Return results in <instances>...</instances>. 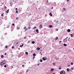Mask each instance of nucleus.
I'll list each match as a JSON object with an SVG mask.
<instances>
[{"mask_svg":"<svg viewBox=\"0 0 74 74\" xmlns=\"http://www.w3.org/2000/svg\"><path fill=\"white\" fill-rule=\"evenodd\" d=\"M60 74H65L66 72L64 71H62L60 72Z\"/></svg>","mask_w":74,"mask_h":74,"instance_id":"f257e3e1","label":"nucleus"},{"mask_svg":"<svg viewBox=\"0 0 74 74\" xmlns=\"http://www.w3.org/2000/svg\"><path fill=\"white\" fill-rule=\"evenodd\" d=\"M68 38V37H67L63 41L64 42H66L67 41V38Z\"/></svg>","mask_w":74,"mask_h":74,"instance_id":"f03ea898","label":"nucleus"},{"mask_svg":"<svg viewBox=\"0 0 74 74\" xmlns=\"http://www.w3.org/2000/svg\"><path fill=\"white\" fill-rule=\"evenodd\" d=\"M23 29H25V32L27 30V29H26V27H24Z\"/></svg>","mask_w":74,"mask_h":74,"instance_id":"7ed1b4c3","label":"nucleus"},{"mask_svg":"<svg viewBox=\"0 0 74 74\" xmlns=\"http://www.w3.org/2000/svg\"><path fill=\"white\" fill-rule=\"evenodd\" d=\"M42 25L41 24L39 26V27L40 28V29H41V28H42Z\"/></svg>","mask_w":74,"mask_h":74,"instance_id":"20e7f679","label":"nucleus"},{"mask_svg":"<svg viewBox=\"0 0 74 74\" xmlns=\"http://www.w3.org/2000/svg\"><path fill=\"white\" fill-rule=\"evenodd\" d=\"M36 49L38 51L39 50H40V48H39V47H37L36 48Z\"/></svg>","mask_w":74,"mask_h":74,"instance_id":"39448f33","label":"nucleus"},{"mask_svg":"<svg viewBox=\"0 0 74 74\" xmlns=\"http://www.w3.org/2000/svg\"><path fill=\"white\" fill-rule=\"evenodd\" d=\"M4 64H3V62H1V66H3Z\"/></svg>","mask_w":74,"mask_h":74,"instance_id":"423d86ee","label":"nucleus"},{"mask_svg":"<svg viewBox=\"0 0 74 74\" xmlns=\"http://www.w3.org/2000/svg\"><path fill=\"white\" fill-rule=\"evenodd\" d=\"M71 31V30H70V29H68L67 30V32H70Z\"/></svg>","mask_w":74,"mask_h":74,"instance_id":"0eeeda50","label":"nucleus"},{"mask_svg":"<svg viewBox=\"0 0 74 74\" xmlns=\"http://www.w3.org/2000/svg\"><path fill=\"white\" fill-rule=\"evenodd\" d=\"M51 13H52L50 12V14H49V15H50L51 16H52V14Z\"/></svg>","mask_w":74,"mask_h":74,"instance_id":"6e6552de","label":"nucleus"},{"mask_svg":"<svg viewBox=\"0 0 74 74\" xmlns=\"http://www.w3.org/2000/svg\"><path fill=\"white\" fill-rule=\"evenodd\" d=\"M67 71L68 72L70 71V70H69V69L67 68Z\"/></svg>","mask_w":74,"mask_h":74,"instance_id":"1a4fd4ad","label":"nucleus"},{"mask_svg":"<svg viewBox=\"0 0 74 74\" xmlns=\"http://www.w3.org/2000/svg\"><path fill=\"white\" fill-rule=\"evenodd\" d=\"M53 27V26H52V25H49V27L51 28V27Z\"/></svg>","mask_w":74,"mask_h":74,"instance_id":"9d476101","label":"nucleus"},{"mask_svg":"<svg viewBox=\"0 0 74 74\" xmlns=\"http://www.w3.org/2000/svg\"><path fill=\"white\" fill-rule=\"evenodd\" d=\"M8 11H9V9H8L6 11V13H8L9 12Z\"/></svg>","mask_w":74,"mask_h":74,"instance_id":"9b49d317","label":"nucleus"},{"mask_svg":"<svg viewBox=\"0 0 74 74\" xmlns=\"http://www.w3.org/2000/svg\"><path fill=\"white\" fill-rule=\"evenodd\" d=\"M36 32H37L38 33V29H37L36 30Z\"/></svg>","mask_w":74,"mask_h":74,"instance_id":"f8f14e48","label":"nucleus"},{"mask_svg":"<svg viewBox=\"0 0 74 74\" xmlns=\"http://www.w3.org/2000/svg\"><path fill=\"white\" fill-rule=\"evenodd\" d=\"M70 35L71 37H73V34H71Z\"/></svg>","mask_w":74,"mask_h":74,"instance_id":"ddd939ff","label":"nucleus"},{"mask_svg":"<svg viewBox=\"0 0 74 74\" xmlns=\"http://www.w3.org/2000/svg\"><path fill=\"white\" fill-rule=\"evenodd\" d=\"M1 57L2 58H4V56L3 55H2L1 56Z\"/></svg>","mask_w":74,"mask_h":74,"instance_id":"4468645a","label":"nucleus"},{"mask_svg":"<svg viewBox=\"0 0 74 74\" xmlns=\"http://www.w3.org/2000/svg\"><path fill=\"white\" fill-rule=\"evenodd\" d=\"M32 44H34V43H35V42L34 41H32Z\"/></svg>","mask_w":74,"mask_h":74,"instance_id":"2eb2a0df","label":"nucleus"},{"mask_svg":"<svg viewBox=\"0 0 74 74\" xmlns=\"http://www.w3.org/2000/svg\"><path fill=\"white\" fill-rule=\"evenodd\" d=\"M62 48H63V46H61L60 47V49H62Z\"/></svg>","mask_w":74,"mask_h":74,"instance_id":"dca6fc26","label":"nucleus"},{"mask_svg":"<svg viewBox=\"0 0 74 74\" xmlns=\"http://www.w3.org/2000/svg\"><path fill=\"white\" fill-rule=\"evenodd\" d=\"M36 27H34V28H32V29H36Z\"/></svg>","mask_w":74,"mask_h":74,"instance_id":"f3484780","label":"nucleus"},{"mask_svg":"<svg viewBox=\"0 0 74 74\" xmlns=\"http://www.w3.org/2000/svg\"><path fill=\"white\" fill-rule=\"evenodd\" d=\"M53 70H54V69L53 68L51 69V71H53Z\"/></svg>","mask_w":74,"mask_h":74,"instance_id":"a211bd4d","label":"nucleus"},{"mask_svg":"<svg viewBox=\"0 0 74 74\" xmlns=\"http://www.w3.org/2000/svg\"><path fill=\"white\" fill-rule=\"evenodd\" d=\"M63 9L64 10V11L66 10V8H63Z\"/></svg>","mask_w":74,"mask_h":74,"instance_id":"6ab92c4d","label":"nucleus"},{"mask_svg":"<svg viewBox=\"0 0 74 74\" xmlns=\"http://www.w3.org/2000/svg\"><path fill=\"white\" fill-rule=\"evenodd\" d=\"M4 13H3L2 14H1V16H3L4 15H3V14H4Z\"/></svg>","mask_w":74,"mask_h":74,"instance_id":"aec40b11","label":"nucleus"},{"mask_svg":"<svg viewBox=\"0 0 74 74\" xmlns=\"http://www.w3.org/2000/svg\"><path fill=\"white\" fill-rule=\"evenodd\" d=\"M58 37H56V40H58Z\"/></svg>","mask_w":74,"mask_h":74,"instance_id":"412c9836","label":"nucleus"},{"mask_svg":"<svg viewBox=\"0 0 74 74\" xmlns=\"http://www.w3.org/2000/svg\"><path fill=\"white\" fill-rule=\"evenodd\" d=\"M33 56H36V54L35 53H34L33 54Z\"/></svg>","mask_w":74,"mask_h":74,"instance_id":"4be33fe9","label":"nucleus"},{"mask_svg":"<svg viewBox=\"0 0 74 74\" xmlns=\"http://www.w3.org/2000/svg\"><path fill=\"white\" fill-rule=\"evenodd\" d=\"M64 46H67V45L66 44L64 43Z\"/></svg>","mask_w":74,"mask_h":74,"instance_id":"5701e85b","label":"nucleus"},{"mask_svg":"<svg viewBox=\"0 0 74 74\" xmlns=\"http://www.w3.org/2000/svg\"><path fill=\"white\" fill-rule=\"evenodd\" d=\"M43 60H45V58L43 57Z\"/></svg>","mask_w":74,"mask_h":74,"instance_id":"b1692460","label":"nucleus"},{"mask_svg":"<svg viewBox=\"0 0 74 74\" xmlns=\"http://www.w3.org/2000/svg\"><path fill=\"white\" fill-rule=\"evenodd\" d=\"M25 54H26V55H28V52H25Z\"/></svg>","mask_w":74,"mask_h":74,"instance_id":"393cba45","label":"nucleus"},{"mask_svg":"<svg viewBox=\"0 0 74 74\" xmlns=\"http://www.w3.org/2000/svg\"><path fill=\"white\" fill-rule=\"evenodd\" d=\"M16 20H18V19H19V18H18V17H16Z\"/></svg>","mask_w":74,"mask_h":74,"instance_id":"a878e982","label":"nucleus"},{"mask_svg":"<svg viewBox=\"0 0 74 74\" xmlns=\"http://www.w3.org/2000/svg\"><path fill=\"white\" fill-rule=\"evenodd\" d=\"M55 64H56V63L55 62H54L53 63V65H55Z\"/></svg>","mask_w":74,"mask_h":74,"instance_id":"bb28decb","label":"nucleus"},{"mask_svg":"<svg viewBox=\"0 0 74 74\" xmlns=\"http://www.w3.org/2000/svg\"><path fill=\"white\" fill-rule=\"evenodd\" d=\"M18 44H19V42H16V44L17 45H18Z\"/></svg>","mask_w":74,"mask_h":74,"instance_id":"cd10ccee","label":"nucleus"},{"mask_svg":"<svg viewBox=\"0 0 74 74\" xmlns=\"http://www.w3.org/2000/svg\"><path fill=\"white\" fill-rule=\"evenodd\" d=\"M4 8H5V9H7V7H6V6Z\"/></svg>","mask_w":74,"mask_h":74,"instance_id":"c85d7f7f","label":"nucleus"},{"mask_svg":"<svg viewBox=\"0 0 74 74\" xmlns=\"http://www.w3.org/2000/svg\"><path fill=\"white\" fill-rule=\"evenodd\" d=\"M14 48V46H13L12 47V49H13Z\"/></svg>","mask_w":74,"mask_h":74,"instance_id":"c756f323","label":"nucleus"},{"mask_svg":"<svg viewBox=\"0 0 74 74\" xmlns=\"http://www.w3.org/2000/svg\"><path fill=\"white\" fill-rule=\"evenodd\" d=\"M62 69V68L61 67H59V70H60V69Z\"/></svg>","mask_w":74,"mask_h":74,"instance_id":"7c9ffc66","label":"nucleus"},{"mask_svg":"<svg viewBox=\"0 0 74 74\" xmlns=\"http://www.w3.org/2000/svg\"><path fill=\"white\" fill-rule=\"evenodd\" d=\"M28 28L29 29H31V28L30 27H28Z\"/></svg>","mask_w":74,"mask_h":74,"instance_id":"2f4dec72","label":"nucleus"},{"mask_svg":"<svg viewBox=\"0 0 74 74\" xmlns=\"http://www.w3.org/2000/svg\"><path fill=\"white\" fill-rule=\"evenodd\" d=\"M4 67H7V65H5L4 66Z\"/></svg>","mask_w":74,"mask_h":74,"instance_id":"473e14b6","label":"nucleus"},{"mask_svg":"<svg viewBox=\"0 0 74 74\" xmlns=\"http://www.w3.org/2000/svg\"><path fill=\"white\" fill-rule=\"evenodd\" d=\"M71 70H73L74 68H73V67H71Z\"/></svg>","mask_w":74,"mask_h":74,"instance_id":"72a5a7b5","label":"nucleus"},{"mask_svg":"<svg viewBox=\"0 0 74 74\" xmlns=\"http://www.w3.org/2000/svg\"><path fill=\"white\" fill-rule=\"evenodd\" d=\"M40 62H42V60H40Z\"/></svg>","mask_w":74,"mask_h":74,"instance_id":"f704fd0d","label":"nucleus"},{"mask_svg":"<svg viewBox=\"0 0 74 74\" xmlns=\"http://www.w3.org/2000/svg\"><path fill=\"white\" fill-rule=\"evenodd\" d=\"M71 64L72 65H73V62H71Z\"/></svg>","mask_w":74,"mask_h":74,"instance_id":"c9c22d12","label":"nucleus"},{"mask_svg":"<svg viewBox=\"0 0 74 74\" xmlns=\"http://www.w3.org/2000/svg\"><path fill=\"white\" fill-rule=\"evenodd\" d=\"M7 27V28H9L10 27V25L8 26Z\"/></svg>","mask_w":74,"mask_h":74,"instance_id":"e433bc0d","label":"nucleus"},{"mask_svg":"<svg viewBox=\"0 0 74 74\" xmlns=\"http://www.w3.org/2000/svg\"><path fill=\"white\" fill-rule=\"evenodd\" d=\"M5 48H8V46H5Z\"/></svg>","mask_w":74,"mask_h":74,"instance_id":"4c0bfd02","label":"nucleus"},{"mask_svg":"<svg viewBox=\"0 0 74 74\" xmlns=\"http://www.w3.org/2000/svg\"><path fill=\"white\" fill-rule=\"evenodd\" d=\"M16 13H18V12L17 11V10H16Z\"/></svg>","mask_w":74,"mask_h":74,"instance_id":"58836bf2","label":"nucleus"},{"mask_svg":"<svg viewBox=\"0 0 74 74\" xmlns=\"http://www.w3.org/2000/svg\"><path fill=\"white\" fill-rule=\"evenodd\" d=\"M12 26H14V25H15V24H14V23H13V24H12Z\"/></svg>","mask_w":74,"mask_h":74,"instance_id":"ea45409f","label":"nucleus"},{"mask_svg":"<svg viewBox=\"0 0 74 74\" xmlns=\"http://www.w3.org/2000/svg\"><path fill=\"white\" fill-rule=\"evenodd\" d=\"M53 7H52L51 8V9L52 10H53Z\"/></svg>","mask_w":74,"mask_h":74,"instance_id":"a19ab883","label":"nucleus"},{"mask_svg":"<svg viewBox=\"0 0 74 74\" xmlns=\"http://www.w3.org/2000/svg\"><path fill=\"white\" fill-rule=\"evenodd\" d=\"M28 71H29V70H27V71H26V73H27V72H28Z\"/></svg>","mask_w":74,"mask_h":74,"instance_id":"79ce46f5","label":"nucleus"},{"mask_svg":"<svg viewBox=\"0 0 74 74\" xmlns=\"http://www.w3.org/2000/svg\"><path fill=\"white\" fill-rule=\"evenodd\" d=\"M68 67H70V65H69L68 66Z\"/></svg>","mask_w":74,"mask_h":74,"instance_id":"37998d69","label":"nucleus"},{"mask_svg":"<svg viewBox=\"0 0 74 74\" xmlns=\"http://www.w3.org/2000/svg\"><path fill=\"white\" fill-rule=\"evenodd\" d=\"M61 42H62V41H60L59 43H61Z\"/></svg>","mask_w":74,"mask_h":74,"instance_id":"c03bdc74","label":"nucleus"},{"mask_svg":"<svg viewBox=\"0 0 74 74\" xmlns=\"http://www.w3.org/2000/svg\"><path fill=\"white\" fill-rule=\"evenodd\" d=\"M3 64H5V62H3Z\"/></svg>","mask_w":74,"mask_h":74,"instance_id":"a18cd8bd","label":"nucleus"},{"mask_svg":"<svg viewBox=\"0 0 74 74\" xmlns=\"http://www.w3.org/2000/svg\"><path fill=\"white\" fill-rule=\"evenodd\" d=\"M7 55V53H5V55Z\"/></svg>","mask_w":74,"mask_h":74,"instance_id":"49530a36","label":"nucleus"},{"mask_svg":"<svg viewBox=\"0 0 74 74\" xmlns=\"http://www.w3.org/2000/svg\"><path fill=\"white\" fill-rule=\"evenodd\" d=\"M16 10H18V8H16Z\"/></svg>","mask_w":74,"mask_h":74,"instance_id":"de8ad7c7","label":"nucleus"},{"mask_svg":"<svg viewBox=\"0 0 74 74\" xmlns=\"http://www.w3.org/2000/svg\"><path fill=\"white\" fill-rule=\"evenodd\" d=\"M24 65H22V67H24Z\"/></svg>","mask_w":74,"mask_h":74,"instance_id":"09e8293b","label":"nucleus"},{"mask_svg":"<svg viewBox=\"0 0 74 74\" xmlns=\"http://www.w3.org/2000/svg\"><path fill=\"white\" fill-rule=\"evenodd\" d=\"M69 0H67L66 1H69Z\"/></svg>","mask_w":74,"mask_h":74,"instance_id":"8fccbe9b","label":"nucleus"},{"mask_svg":"<svg viewBox=\"0 0 74 74\" xmlns=\"http://www.w3.org/2000/svg\"><path fill=\"white\" fill-rule=\"evenodd\" d=\"M35 58V57H34L33 58V59H34Z\"/></svg>","mask_w":74,"mask_h":74,"instance_id":"3c124183","label":"nucleus"},{"mask_svg":"<svg viewBox=\"0 0 74 74\" xmlns=\"http://www.w3.org/2000/svg\"><path fill=\"white\" fill-rule=\"evenodd\" d=\"M26 38V37H24L25 39Z\"/></svg>","mask_w":74,"mask_h":74,"instance_id":"603ef678","label":"nucleus"},{"mask_svg":"<svg viewBox=\"0 0 74 74\" xmlns=\"http://www.w3.org/2000/svg\"><path fill=\"white\" fill-rule=\"evenodd\" d=\"M23 44H22V47H23Z\"/></svg>","mask_w":74,"mask_h":74,"instance_id":"864d4df0","label":"nucleus"},{"mask_svg":"<svg viewBox=\"0 0 74 74\" xmlns=\"http://www.w3.org/2000/svg\"><path fill=\"white\" fill-rule=\"evenodd\" d=\"M56 30H57V31H58V29H56Z\"/></svg>","mask_w":74,"mask_h":74,"instance_id":"5fc2aeb1","label":"nucleus"},{"mask_svg":"<svg viewBox=\"0 0 74 74\" xmlns=\"http://www.w3.org/2000/svg\"><path fill=\"white\" fill-rule=\"evenodd\" d=\"M40 9H41V8H39L38 9V10H40Z\"/></svg>","mask_w":74,"mask_h":74,"instance_id":"6e6d98bb","label":"nucleus"},{"mask_svg":"<svg viewBox=\"0 0 74 74\" xmlns=\"http://www.w3.org/2000/svg\"><path fill=\"white\" fill-rule=\"evenodd\" d=\"M18 49L19 50V49H20V48H19Z\"/></svg>","mask_w":74,"mask_h":74,"instance_id":"4d7b16f0","label":"nucleus"},{"mask_svg":"<svg viewBox=\"0 0 74 74\" xmlns=\"http://www.w3.org/2000/svg\"><path fill=\"white\" fill-rule=\"evenodd\" d=\"M12 68H14V67L13 66H12Z\"/></svg>","mask_w":74,"mask_h":74,"instance_id":"13d9d810","label":"nucleus"},{"mask_svg":"<svg viewBox=\"0 0 74 74\" xmlns=\"http://www.w3.org/2000/svg\"><path fill=\"white\" fill-rule=\"evenodd\" d=\"M53 74H55V73H53Z\"/></svg>","mask_w":74,"mask_h":74,"instance_id":"bf43d9fd","label":"nucleus"},{"mask_svg":"<svg viewBox=\"0 0 74 74\" xmlns=\"http://www.w3.org/2000/svg\"><path fill=\"white\" fill-rule=\"evenodd\" d=\"M73 34V35H74V34Z\"/></svg>","mask_w":74,"mask_h":74,"instance_id":"052dcab7","label":"nucleus"},{"mask_svg":"<svg viewBox=\"0 0 74 74\" xmlns=\"http://www.w3.org/2000/svg\"><path fill=\"white\" fill-rule=\"evenodd\" d=\"M29 15H31V14H30Z\"/></svg>","mask_w":74,"mask_h":74,"instance_id":"680f3d73","label":"nucleus"},{"mask_svg":"<svg viewBox=\"0 0 74 74\" xmlns=\"http://www.w3.org/2000/svg\"><path fill=\"white\" fill-rule=\"evenodd\" d=\"M41 55H42V54H41Z\"/></svg>","mask_w":74,"mask_h":74,"instance_id":"e2e57ef3","label":"nucleus"},{"mask_svg":"<svg viewBox=\"0 0 74 74\" xmlns=\"http://www.w3.org/2000/svg\"><path fill=\"white\" fill-rule=\"evenodd\" d=\"M58 22V21L57 22Z\"/></svg>","mask_w":74,"mask_h":74,"instance_id":"0e129e2a","label":"nucleus"},{"mask_svg":"<svg viewBox=\"0 0 74 74\" xmlns=\"http://www.w3.org/2000/svg\"><path fill=\"white\" fill-rule=\"evenodd\" d=\"M40 53H41L40 52Z\"/></svg>","mask_w":74,"mask_h":74,"instance_id":"69168bd1","label":"nucleus"},{"mask_svg":"<svg viewBox=\"0 0 74 74\" xmlns=\"http://www.w3.org/2000/svg\"><path fill=\"white\" fill-rule=\"evenodd\" d=\"M21 46H20V47H21Z\"/></svg>","mask_w":74,"mask_h":74,"instance_id":"338daca9","label":"nucleus"}]
</instances>
